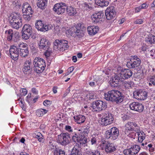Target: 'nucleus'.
Wrapping results in <instances>:
<instances>
[{"label":"nucleus","instance_id":"8fccbe9b","mask_svg":"<svg viewBox=\"0 0 155 155\" xmlns=\"http://www.w3.org/2000/svg\"><path fill=\"white\" fill-rule=\"evenodd\" d=\"M132 83L130 81H125L124 82L123 86L127 89H129L131 87Z\"/></svg>","mask_w":155,"mask_h":155},{"label":"nucleus","instance_id":"b1692460","mask_svg":"<svg viewBox=\"0 0 155 155\" xmlns=\"http://www.w3.org/2000/svg\"><path fill=\"white\" fill-rule=\"evenodd\" d=\"M31 64V61L30 60H26L24 62L22 70L25 74H27V72H29L32 69L30 67Z\"/></svg>","mask_w":155,"mask_h":155},{"label":"nucleus","instance_id":"49530a36","mask_svg":"<svg viewBox=\"0 0 155 155\" xmlns=\"http://www.w3.org/2000/svg\"><path fill=\"white\" fill-rule=\"evenodd\" d=\"M54 155H65V152L64 150L60 149L58 150H55Z\"/></svg>","mask_w":155,"mask_h":155},{"label":"nucleus","instance_id":"423d86ee","mask_svg":"<svg viewBox=\"0 0 155 155\" xmlns=\"http://www.w3.org/2000/svg\"><path fill=\"white\" fill-rule=\"evenodd\" d=\"M71 140L70 134L68 133H61L58 136V142L62 145L68 144Z\"/></svg>","mask_w":155,"mask_h":155},{"label":"nucleus","instance_id":"aec40b11","mask_svg":"<svg viewBox=\"0 0 155 155\" xmlns=\"http://www.w3.org/2000/svg\"><path fill=\"white\" fill-rule=\"evenodd\" d=\"M132 72L130 69H125L124 70L122 71L120 73L121 78L123 81L126 79H128L132 75Z\"/></svg>","mask_w":155,"mask_h":155},{"label":"nucleus","instance_id":"0eeeda50","mask_svg":"<svg viewBox=\"0 0 155 155\" xmlns=\"http://www.w3.org/2000/svg\"><path fill=\"white\" fill-rule=\"evenodd\" d=\"M119 134L118 129L116 127H113L106 131L105 137L106 139H110L113 140H116Z\"/></svg>","mask_w":155,"mask_h":155},{"label":"nucleus","instance_id":"9d476101","mask_svg":"<svg viewBox=\"0 0 155 155\" xmlns=\"http://www.w3.org/2000/svg\"><path fill=\"white\" fill-rule=\"evenodd\" d=\"M140 150L139 146L137 144L131 145L130 147L125 149L123 152L125 155H136Z\"/></svg>","mask_w":155,"mask_h":155},{"label":"nucleus","instance_id":"f704fd0d","mask_svg":"<svg viewBox=\"0 0 155 155\" xmlns=\"http://www.w3.org/2000/svg\"><path fill=\"white\" fill-rule=\"evenodd\" d=\"M81 149L77 146H75L72 149L70 155H81Z\"/></svg>","mask_w":155,"mask_h":155},{"label":"nucleus","instance_id":"6ab92c4d","mask_svg":"<svg viewBox=\"0 0 155 155\" xmlns=\"http://www.w3.org/2000/svg\"><path fill=\"white\" fill-rule=\"evenodd\" d=\"M103 16L104 13L102 11L94 13L91 17L92 22L97 23L101 21Z\"/></svg>","mask_w":155,"mask_h":155},{"label":"nucleus","instance_id":"c756f323","mask_svg":"<svg viewBox=\"0 0 155 155\" xmlns=\"http://www.w3.org/2000/svg\"><path fill=\"white\" fill-rule=\"evenodd\" d=\"M102 101H97L94 102H93L92 107L97 111L101 110V104Z\"/></svg>","mask_w":155,"mask_h":155},{"label":"nucleus","instance_id":"ea45409f","mask_svg":"<svg viewBox=\"0 0 155 155\" xmlns=\"http://www.w3.org/2000/svg\"><path fill=\"white\" fill-rule=\"evenodd\" d=\"M138 133V140L139 142L142 143L145 139V134L143 131H139Z\"/></svg>","mask_w":155,"mask_h":155},{"label":"nucleus","instance_id":"f257e3e1","mask_svg":"<svg viewBox=\"0 0 155 155\" xmlns=\"http://www.w3.org/2000/svg\"><path fill=\"white\" fill-rule=\"evenodd\" d=\"M104 98L108 101L119 104L124 99L122 93L117 90H112L104 94Z\"/></svg>","mask_w":155,"mask_h":155},{"label":"nucleus","instance_id":"473e14b6","mask_svg":"<svg viewBox=\"0 0 155 155\" xmlns=\"http://www.w3.org/2000/svg\"><path fill=\"white\" fill-rule=\"evenodd\" d=\"M47 5V0H38L37 6L41 9H45Z\"/></svg>","mask_w":155,"mask_h":155},{"label":"nucleus","instance_id":"de8ad7c7","mask_svg":"<svg viewBox=\"0 0 155 155\" xmlns=\"http://www.w3.org/2000/svg\"><path fill=\"white\" fill-rule=\"evenodd\" d=\"M149 81L150 82L149 83V86H151L152 84L155 85V76H151L149 79Z\"/></svg>","mask_w":155,"mask_h":155},{"label":"nucleus","instance_id":"4d7b16f0","mask_svg":"<svg viewBox=\"0 0 155 155\" xmlns=\"http://www.w3.org/2000/svg\"><path fill=\"white\" fill-rule=\"evenodd\" d=\"M101 110H103L105 109L107 107V104L104 102L102 101L101 103Z\"/></svg>","mask_w":155,"mask_h":155},{"label":"nucleus","instance_id":"338daca9","mask_svg":"<svg viewBox=\"0 0 155 155\" xmlns=\"http://www.w3.org/2000/svg\"><path fill=\"white\" fill-rule=\"evenodd\" d=\"M155 50H152L150 51V56L153 57H155Z\"/></svg>","mask_w":155,"mask_h":155},{"label":"nucleus","instance_id":"a18cd8bd","mask_svg":"<svg viewBox=\"0 0 155 155\" xmlns=\"http://www.w3.org/2000/svg\"><path fill=\"white\" fill-rule=\"evenodd\" d=\"M27 45L25 43H22L19 44L18 46H16L18 47V48L19 49V51H21V49H24L25 48H28Z\"/></svg>","mask_w":155,"mask_h":155},{"label":"nucleus","instance_id":"2f4dec72","mask_svg":"<svg viewBox=\"0 0 155 155\" xmlns=\"http://www.w3.org/2000/svg\"><path fill=\"white\" fill-rule=\"evenodd\" d=\"M32 28L31 26L28 24L25 25L22 28V31H23L27 33L32 34Z\"/></svg>","mask_w":155,"mask_h":155},{"label":"nucleus","instance_id":"4be33fe9","mask_svg":"<svg viewBox=\"0 0 155 155\" xmlns=\"http://www.w3.org/2000/svg\"><path fill=\"white\" fill-rule=\"evenodd\" d=\"M22 12L24 14L32 15L33 11L30 5L28 3H24L22 6Z\"/></svg>","mask_w":155,"mask_h":155},{"label":"nucleus","instance_id":"cd10ccee","mask_svg":"<svg viewBox=\"0 0 155 155\" xmlns=\"http://www.w3.org/2000/svg\"><path fill=\"white\" fill-rule=\"evenodd\" d=\"M146 42L148 44L155 43V36L152 34H149L145 38Z\"/></svg>","mask_w":155,"mask_h":155},{"label":"nucleus","instance_id":"ddd939ff","mask_svg":"<svg viewBox=\"0 0 155 155\" xmlns=\"http://www.w3.org/2000/svg\"><path fill=\"white\" fill-rule=\"evenodd\" d=\"M35 27L38 30L45 32L51 29L52 26L49 25H45L41 21L38 20L35 24Z\"/></svg>","mask_w":155,"mask_h":155},{"label":"nucleus","instance_id":"2eb2a0df","mask_svg":"<svg viewBox=\"0 0 155 155\" xmlns=\"http://www.w3.org/2000/svg\"><path fill=\"white\" fill-rule=\"evenodd\" d=\"M66 8V6L64 3H58L55 5L53 9L59 15L63 13Z\"/></svg>","mask_w":155,"mask_h":155},{"label":"nucleus","instance_id":"c9c22d12","mask_svg":"<svg viewBox=\"0 0 155 155\" xmlns=\"http://www.w3.org/2000/svg\"><path fill=\"white\" fill-rule=\"evenodd\" d=\"M14 32L12 29H9L5 31V36L7 37V39L9 41H11L12 39V37Z\"/></svg>","mask_w":155,"mask_h":155},{"label":"nucleus","instance_id":"a19ab883","mask_svg":"<svg viewBox=\"0 0 155 155\" xmlns=\"http://www.w3.org/2000/svg\"><path fill=\"white\" fill-rule=\"evenodd\" d=\"M87 155H101L100 152L97 150H90L87 151Z\"/></svg>","mask_w":155,"mask_h":155},{"label":"nucleus","instance_id":"7c9ffc66","mask_svg":"<svg viewBox=\"0 0 155 155\" xmlns=\"http://www.w3.org/2000/svg\"><path fill=\"white\" fill-rule=\"evenodd\" d=\"M74 118L75 122L77 123L80 124L84 123L86 119L85 116L84 115H79L74 116Z\"/></svg>","mask_w":155,"mask_h":155},{"label":"nucleus","instance_id":"6e6d98bb","mask_svg":"<svg viewBox=\"0 0 155 155\" xmlns=\"http://www.w3.org/2000/svg\"><path fill=\"white\" fill-rule=\"evenodd\" d=\"M46 50V52H45V55L46 57H49L52 53L51 50L49 48L48 49L45 50Z\"/></svg>","mask_w":155,"mask_h":155},{"label":"nucleus","instance_id":"3c124183","mask_svg":"<svg viewBox=\"0 0 155 155\" xmlns=\"http://www.w3.org/2000/svg\"><path fill=\"white\" fill-rule=\"evenodd\" d=\"M22 32V37L23 39L25 40L28 39L31 35V34L28 33H27L26 32V33L23 31Z\"/></svg>","mask_w":155,"mask_h":155},{"label":"nucleus","instance_id":"5701e85b","mask_svg":"<svg viewBox=\"0 0 155 155\" xmlns=\"http://www.w3.org/2000/svg\"><path fill=\"white\" fill-rule=\"evenodd\" d=\"M90 127L88 124L83 127L81 129H77V131L80 132L81 135L82 137L87 136L88 133L90 131Z\"/></svg>","mask_w":155,"mask_h":155},{"label":"nucleus","instance_id":"1a4fd4ad","mask_svg":"<svg viewBox=\"0 0 155 155\" xmlns=\"http://www.w3.org/2000/svg\"><path fill=\"white\" fill-rule=\"evenodd\" d=\"M140 63V60L137 56H132L130 61L127 62V66L129 68H134L139 66Z\"/></svg>","mask_w":155,"mask_h":155},{"label":"nucleus","instance_id":"774afa93","mask_svg":"<svg viewBox=\"0 0 155 155\" xmlns=\"http://www.w3.org/2000/svg\"><path fill=\"white\" fill-rule=\"evenodd\" d=\"M136 133L134 132H132L131 134H129V137L134 138L136 136Z\"/></svg>","mask_w":155,"mask_h":155},{"label":"nucleus","instance_id":"c03bdc74","mask_svg":"<svg viewBox=\"0 0 155 155\" xmlns=\"http://www.w3.org/2000/svg\"><path fill=\"white\" fill-rule=\"evenodd\" d=\"M18 33V32H15L13 33L12 37V39L11 41H13L16 42L17 41V40L19 38Z\"/></svg>","mask_w":155,"mask_h":155},{"label":"nucleus","instance_id":"bb28decb","mask_svg":"<svg viewBox=\"0 0 155 155\" xmlns=\"http://www.w3.org/2000/svg\"><path fill=\"white\" fill-rule=\"evenodd\" d=\"M102 83V81L100 80L99 77L97 76L89 83V85L91 87L96 86V85H100Z\"/></svg>","mask_w":155,"mask_h":155},{"label":"nucleus","instance_id":"09e8293b","mask_svg":"<svg viewBox=\"0 0 155 155\" xmlns=\"http://www.w3.org/2000/svg\"><path fill=\"white\" fill-rule=\"evenodd\" d=\"M95 97V94H94V92H93L89 93L87 94L86 96V97L89 99H94Z\"/></svg>","mask_w":155,"mask_h":155},{"label":"nucleus","instance_id":"79ce46f5","mask_svg":"<svg viewBox=\"0 0 155 155\" xmlns=\"http://www.w3.org/2000/svg\"><path fill=\"white\" fill-rule=\"evenodd\" d=\"M21 51H19V55L22 57H26L28 54V48L24 49H21Z\"/></svg>","mask_w":155,"mask_h":155},{"label":"nucleus","instance_id":"412c9836","mask_svg":"<svg viewBox=\"0 0 155 155\" xmlns=\"http://www.w3.org/2000/svg\"><path fill=\"white\" fill-rule=\"evenodd\" d=\"M116 147L114 144L107 142L105 145L104 150L107 153H111L115 151Z\"/></svg>","mask_w":155,"mask_h":155},{"label":"nucleus","instance_id":"20e7f679","mask_svg":"<svg viewBox=\"0 0 155 155\" xmlns=\"http://www.w3.org/2000/svg\"><path fill=\"white\" fill-rule=\"evenodd\" d=\"M34 71L37 73H40L43 71L46 67L44 60L38 57L34 60Z\"/></svg>","mask_w":155,"mask_h":155},{"label":"nucleus","instance_id":"0e129e2a","mask_svg":"<svg viewBox=\"0 0 155 155\" xmlns=\"http://www.w3.org/2000/svg\"><path fill=\"white\" fill-rule=\"evenodd\" d=\"M81 134L80 132H79L78 131L77 133H74V134L73 135V136H74V137H77V138H80L82 137V136L81 135H80Z\"/></svg>","mask_w":155,"mask_h":155},{"label":"nucleus","instance_id":"f3484780","mask_svg":"<svg viewBox=\"0 0 155 155\" xmlns=\"http://www.w3.org/2000/svg\"><path fill=\"white\" fill-rule=\"evenodd\" d=\"M130 109L134 110L139 112H142L144 109V106L142 104L138 102H133L130 105Z\"/></svg>","mask_w":155,"mask_h":155},{"label":"nucleus","instance_id":"680f3d73","mask_svg":"<svg viewBox=\"0 0 155 155\" xmlns=\"http://www.w3.org/2000/svg\"><path fill=\"white\" fill-rule=\"evenodd\" d=\"M65 129L69 132H72L73 130L71 128V126L69 125H66L65 127Z\"/></svg>","mask_w":155,"mask_h":155},{"label":"nucleus","instance_id":"9b49d317","mask_svg":"<svg viewBox=\"0 0 155 155\" xmlns=\"http://www.w3.org/2000/svg\"><path fill=\"white\" fill-rule=\"evenodd\" d=\"M133 96L134 98L137 100H144L147 98V93L145 91L137 90L134 92Z\"/></svg>","mask_w":155,"mask_h":155},{"label":"nucleus","instance_id":"f03ea898","mask_svg":"<svg viewBox=\"0 0 155 155\" xmlns=\"http://www.w3.org/2000/svg\"><path fill=\"white\" fill-rule=\"evenodd\" d=\"M9 20L11 27L14 28L18 29L22 25V17L20 14L18 13L11 14Z\"/></svg>","mask_w":155,"mask_h":155},{"label":"nucleus","instance_id":"13d9d810","mask_svg":"<svg viewBox=\"0 0 155 155\" xmlns=\"http://www.w3.org/2000/svg\"><path fill=\"white\" fill-rule=\"evenodd\" d=\"M20 92L23 96H25L27 94V91L25 88L21 89L20 90Z\"/></svg>","mask_w":155,"mask_h":155},{"label":"nucleus","instance_id":"864d4df0","mask_svg":"<svg viewBox=\"0 0 155 155\" xmlns=\"http://www.w3.org/2000/svg\"><path fill=\"white\" fill-rule=\"evenodd\" d=\"M144 20V18H138L136 19L134 21V23L136 24H139L140 25L142 24Z\"/></svg>","mask_w":155,"mask_h":155},{"label":"nucleus","instance_id":"72a5a7b5","mask_svg":"<svg viewBox=\"0 0 155 155\" xmlns=\"http://www.w3.org/2000/svg\"><path fill=\"white\" fill-rule=\"evenodd\" d=\"M131 131H134L136 133H138L140 131V127L137 124V123L131 122Z\"/></svg>","mask_w":155,"mask_h":155},{"label":"nucleus","instance_id":"7ed1b4c3","mask_svg":"<svg viewBox=\"0 0 155 155\" xmlns=\"http://www.w3.org/2000/svg\"><path fill=\"white\" fill-rule=\"evenodd\" d=\"M98 116L101 118L100 123L104 126H107L113 123L114 120L113 115L109 111H105Z\"/></svg>","mask_w":155,"mask_h":155},{"label":"nucleus","instance_id":"bf43d9fd","mask_svg":"<svg viewBox=\"0 0 155 155\" xmlns=\"http://www.w3.org/2000/svg\"><path fill=\"white\" fill-rule=\"evenodd\" d=\"M43 104L45 106H48L51 104V101L48 100H45L43 102Z\"/></svg>","mask_w":155,"mask_h":155},{"label":"nucleus","instance_id":"603ef678","mask_svg":"<svg viewBox=\"0 0 155 155\" xmlns=\"http://www.w3.org/2000/svg\"><path fill=\"white\" fill-rule=\"evenodd\" d=\"M131 122H129L127 123L125 125V134H126V132H128V131H131V129L132 128L131 127Z\"/></svg>","mask_w":155,"mask_h":155},{"label":"nucleus","instance_id":"37998d69","mask_svg":"<svg viewBox=\"0 0 155 155\" xmlns=\"http://www.w3.org/2000/svg\"><path fill=\"white\" fill-rule=\"evenodd\" d=\"M35 137L37 138L40 142L43 141V136L40 133L37 132L35 133Z\"/></svg>","mask_w":155,"mask_h":155},{"label":"nucleus","instance_id":"39448f33","mask_svg":"<svg viewBox=\"0 0 155 155\" xmlns=\"http://www.w3.org/2000/svg\"><path fill=\"white\" fill-rule=\"evenodd\" d=\"M68 41L64 40H56L54 43V48L56 50L64 51L69 47Z\"/></svg>","mask_w":155,"mask_h":155},{"label":"nucleus","instance_id":"393cba45","mask_svg":"<svg viewBox=\"0 0 155 155\" xmlns=\"http://www.w3.org/2000/svg\"><path fill=\"white\" fill-rule=\"evenodd\" d=\"M87 31L90 35H94L96 34L99 30L98 27L97 26H91L87 27Z\"/></svg>","mask_w":155,"mask_h":155},{"label":"nucleus","instance_id":"f8f14e48","mask_svg":"<svg viewBox=\"0 0 155 155\" xmlns=\"http://www.w3.org/2000/svg\"><path fill=\"white\" fill-rule=\"evenodd\" d=\"M10 55L11 58L14 61H16L19 55V49L15 45L11 46L9 49Z\"/></svg>","mask_w":155,"mask_h":155},{"label":"nucleus","instance_id":"dca6fc26","mask_svg":"<svg viewBox=\"0 0 155 155\" xmlns=\"http://www.w3.org/2000/svg\"><path fill=\"white\" fill-rule=\"evenodd\" d=\"M38 44V48L41 50L48 49L49 48V42L44 37L41 38Z\"/></svg>","mask_w":155,"mask_h":155},{"label":"nucleus","instance_id":"e2e57ef3","mask_svg":"<svg viewBox=\"0 0 155 155\" xmlns=\"http://www.w3.org/2000/svg\"><path fill=\"white\" fill-rule=\"evenodd\" d=\"M72 139L73 141L74 142L77 143L79 142L80 138H77V137L72 136Z\"/></svg>","mask_w":155,"mask_h":155},{"label":"nucleus","instance_id":"e433bc0d","mask_svg":"<svg viewBox=\"0 0 155 155\" xmlns=\"http://www.w3.org/2000/svg\"><path fill=\"white\" fill-rule=\"evenodd\" d=\"M80 6L82 7L83 9L86 10H90L92 9V8L91 4L86 2L82 3L79 6L80 7Z\"/></svg>","mask_w":155,"mask_h":155},{"label":"nucleus","instance_id":"58836bf2","mask_svg":"<svg viewBox=\"0 0 155 155\" xmlns=\"http://www.w3.org/2000/svg\"><path fill=\"white\" fill-rule=\"evenodd\" d=\"M48 111L46 109H40L36 111V114L38 116L42 117Z\"/></svg>","mask_w":155,"mask_h":155},{"label":"nucleus","instance_id":"a878e982","mask_svg":"<svg viewBox=\"0 0 155 155\" xmlns=\"http://www.w3.org/2000/svg\"><path fill=\"white\" fill-rule=\"evenodd\" d=\"M110 0H95L96 5L101 7L107 6L109 4Z\"/></svg>","mask_w":155,"mask_h":155},{"label":"nucleus","instance_id":"c85d7f7f","mask_svg":"<svg viewBox=\"0 0 155 155\" xmlns=\"http://www.w3.org/2000/svg\"><path fill=\"white\" fill-rule=\"evenodd\" d=\"M66 12L70 16L74 15L77 13L75 8L71 6H67Z\"/></svg>","mask_w":155,"mask_h":155},{"label":"nucleus","instance_id":"5fc2aeb1","mask_svg":"<svg viewBox=\"0 0 155 155\" xmlns=\"http://www.w3.org/2000/svg\"><path fill=\"white\" fill-rule=\"evenodd\" d=\"M24 18L26 20L29 21L30 20L31 18L32 17V15L27 14H24L23 15Z\"/></svg>","mask_w":155,"mask_h":155},{"label":"nucleus","instance_id":"6e6552de","mask_svg":"<svg viewBox=\"0 0 155 155\" xmlns=\"http://www.w3.org/2000/svg\"><path fill=\"white\" fill-rule=\"evenodd\" d=\"M86 28L81 23L78 24L77 25L74 26L71 28L72 32L74 33L77 36L80 37L83 36L84 35V31Z\"/></svg>","mask_w":155,"mask_h":155},{"label":"nucleus","instance_id":"a211bd4d","mask_svg":"<svg viewBox=\"0 0 155 155\" xmlns=\"http://www.w3.org/2000/svg\"><path fill=\"white\" fill-rule=\"evenodd\" d=\"M123 81L122 79L119 74H115L114 77H113L110 81V84L112 86L117 87L119 82Z\"/></svg>","mask_w":155,"mask_h":155},{"label":"nucleus","instance_id":"69168bd1","mask_svg":"<svg viewBox=\"0 0 155 155\" xmlns=\"http://www.w3.org/2000/svg\"><path fill=\"white\" fill-rule=\"evenodd\" d=\"M141 9L140 6L136 8L135 10V13H137L139 12Z\"/></svg>","mask_w":155,"mask_h":155},{"label":"nucleus","instance_id":"052dcab7","mask_svg":"<svg viewBox=\"0 0 155 155\" xmlns=\"http://www.w3.org/2000/svg\"><path fill=\"white\" fill-rule=\"evenodd\" d=\"M96 138L94 137H92L91 139V144L92 145L95 144L96 143Z\"/></svg>","mask_w":155,"mask_h":155},{"label":"nucleus","instance_id":"4468645a","mask_svg":"<svg viewBox=\"0 0 155 155\" xmlns=\"http://www.w3.org/2000/svg\"><path fill=\"white\" fill-rule=\"evenodd\" d=\"M105 14L107 20H110L113 19L116 15L115 8L113 6L107 8L105 11Z\"/></svg>","mask_w":155,"mask_h":155},{"label":"nucleus","instance_id":"4c0bfd02","mask_svg":"<svg viewBox=\"0 0 155 155\" xmlns=\"http://www.w3.org/2000/svg\"><path fill=\"white\" fill-rule=\"evenodd\" d=\"M79 142L81 146L85 147L87 145V140L85 136L81 137L80 139Z\"/></svg>","mask_w":155,"mask_h":155}]
</instances>
